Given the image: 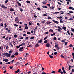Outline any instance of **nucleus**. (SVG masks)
<instances>
[{"mask_svg": "<svg viewBox=\"0 0 74 74\" xmlns=\"http://www.w3.org/2000/svg\"><path fill=\"white\" fill-rule=\"evenodd\" d=\"M58 28L59 29H56V30H58V32H61V30H62V28H61V27H59V26H58Z\"/></svg>", "mask_w": 74, "mask_h": 74, "instance_id": "1", "label": "nucleus"}, {"mask_svg": "<svg viewBox=\"0 0 74 74\" xmlns=\"http://www.w3.org/2000/svg\"><path fill=\"white\" fill-rule=\"evenodd\" d=\"M23 48V47H21L19 49V51H20V52H22V51H23L24 50Z\"/></svg>", "mask_w": 74, "mask_h": 74, "instance_id": "2", "label": "nucleus"}, {"mask_svg": "<svg viewBox=\"0 0 74 74\" xmlns=\"http://www.w3.org/2000/svg\"><path fill=\"white\" fill-rule=\"evenodd\" d=\"M53 22H54V23H56L57 24H58V23H59V22L57 21H55V20H53L52 21Z\"/></svg>", "mask_w": 74, "mask_h": 74, "instance_id": "3", "label": "nucleus"}, {"mask_svg": "<svg viewBox=\"0 0 74 74\" xmlns=\"http://www.w3.org/2000/svg\"><path fill=\"white\" fill-rule=\"evenodd\" d=\"M61 71H62V70H61V69H59L58 72L60 73H61V74H63V72L62 71L61 72Z\"/></svg>", "mask_w": 74, "mask_h": 74, "instance_id": "4", "label": "nucleus"}, {"mask_svg": "<svg viewBox=\"0 0 74 74\" xmlns=\"http://www.w3.org/2000/svg\"><path fill=\"white\" fill-rule=\"evenodd\" d=\"M10 47H12V48H13L14 47L13 46V45H12V42H10V44H9Z\"/></svg>", "mask_w": 74, "mask_h": 74, "instance_id": "5", "label": "nucleus"}, {"mask_svg": "<svg viewBox=\"0 0 74 74\" xmlns=\"http://www.w3.org/2000/svg\"><path fill=\"white\" fill-rule=\"evenodd\" d=\"M46 47H47L48 48H49V47H50V44L47 43L46 44Z\"/></svg>", "mask_w": 74, "mask_h": 74, "instance_id": "6", "label": "nucleus"}, {"mask_svg": "<svg viewBox=\"0 0 74 74\" xmlns=\"http://www.w3.org/2000/svg\"><path fill=\"white\" fill-rule=\"evenodd\" d=\"M1 7L3 8H4V9H7V7H5L4 6V5H2Z\"/></svg>", "mask_w": 74, "mask_h": 74, "instance_id": "7", "label": "nucleus"}, {"mask_svg": "<svg viewBox=\"0 0 74 74\" xmlns=\"http://www.w3.org/2000/svg\"><path fill=\"white\" fill-rule=\"evenodd\" d=\"M15 19V21L16 22H18V17H16Z\"/></svg>", "mask_w": 74, "mask_h": 74, "instance_id": "8", "label": "nucleus"}, {"mask_svg": "<svg viewBox=\"0 0 74 74\" xmlns=\"http://www.w3.org/2000/svg\"><path fill=\"white\" fill-rule=\"evenodd\" d=\"M17 3L18 4V6H21V3L19 2H18V1H17Z\"/></svg>", "mask_w": 74, "mask_h": 74, "instance_id": "9", "label": "nucleus"}, {"mask_svg": "<svg viewBox=\"0 0 74 74\" xmlns=\"http://www.w3.org/2000/svg\"><path fill=\"white\" fill-rule=\"evenodd\" d=\"M5 30H7V32H10V30L8 28H5Z\"/></svg>", "mask_w": 74, "mask_h": 74, "instance_id": "10", "label": "nucleus"}, {"mask_svg": "<svg viewBox=\"0 0 74 74\" xmlns=\"http://www.w3.org/2000/svg\"><path fill=\"white\" fill-rule=\"evenodd\" d=\"M35 47H39V45L38 43L36 44L35 45Z\"/></svg>", "mask_w": 74, "mask_h": 74, "instance_id": "11", "label": "nucleus"}, {"mask_svg": "<svg viewBox=\"0 0 74 74\" xmlns=\"http://www.w3.org/2000/svg\"><path fill=\"white\" fill-rule=\"evenodd\" d=\"M8 60V59H4L3 60V61H4V62H7Z\"/></svg>", "mask_w": 74, "mask_h": 74, "instance_id": "12", "label": "nucleus"}, {"mask_svg": "<svg viewBox=\"0 0 74 74\" xmlns=\"http://www.w3.org/2000/svg\"><path fill=\"white\" fill-rule=\"evenodd\" d=\"M46 23L47 24V25H49V24H50V23H51V22L49 21H48L46 22Z\"/></svg>", "mask_w": 74, "mask_h": 74, "instance_id": "13", "label": "nucleus"}, {"mask_svg": "<svg viewBox=\"0 0 74 74\" xmlns=\"http://www.w3.org/2000/svg\"><path fill=\"white\" fill-rule=\"evenodd\" d=\"M9 10L10 11L12 12V11H15V10H14V9H13L12 8H11Z\"/></svg>", "mask_w": 74, "mask_h": 74, "instance_id": "14", "label": "nucleus"}, {"mask_svg": "<svg viewBox=\"0 0 74 74\" xmlns=\"http://www.w3.org/2000/svg\"><path fill=\"white\" fill-rule=\"evenodd\" d=\"M19 69H18L17 71H15V73H19Z\"/></svg>", "mask_w": 74, "mask_h": 74, "instance_id": "15", "label": "nucleus"}, {"mask_svg": "<svg viewBox=\"0 0 74 74\" xmlns=\"http://www.w3.org/2000/svg\"><path fill=\"white\" fill-rule=\"evenodd\" d=\"M56 48H57L58 47H59V44H57L56 45H55Z\"/></svg>", "mask_w": 74, "mask_h": 74, "instance_id": "16", "label": "nucleus"}, {"mask_svg": "<svg viewBox=\"0 0 74 74\" xmlns=\"http://www.w3.org/2000/svg\"><path fill=\"white\" fill-rule=\"evenodd\" d=\"M11 53H10L9 54H8V56H7V57L8 58H9V57H10V56H11Z\"/></svg>", "mask_w": 74, "mask_h": 74, "instance_id": "17", "label": "nucleus"}, {"mask_svg": "<svg viewBox=\"0 0 74 74\" xmlns=\"http://www.w3.org/2000/svg\"><path fill=\"white\" fill-rule=\"evenodd\" d=\"M53 30L52 29H50L49 30V31L50 32V33H52L53 32Z\"/></svg>", "mask_w": 74, "mask_h": 74, "instance_id": "18", "label": "nucleus"}, {"mask_svg": "<svg viewBox=\"0 0 74 74\" xmlns=\"http://www.w3.org/2000/svg\"><path fill=\"white\" fill-rule=\"evenodd\" d=\"M13 67H14V66H9V68H10V69L11 70H12V69H13Z\"/></svg>", "mask_w": 74, "mask_h": 74, "instance_id": "19", "label": "nucleus"}, {"mask_svg": "<svg viewBox=\"0 0 74 74\" xmlns=\"http://www.w3.org/2000/svg\"><path fill=\"white\" fill-rule=\"evenodd\" d=\"M25 29L26 30H28V29H29V27H28L27 26H26L25 27Z\"/></svg>", "mask_w": 74, "mask_h": 74, "instance_id": "20", "label": "nucleus"}, {"mask_svg": "<svg viewBox=\"0 0 74 74\" xmlns=\"http://www.w3.org/2000/svg\"><path fill=\"white\" fill-rule=\"evenodd\" d=\"M57 19H62V17L60 16V17H57Z\"/></svg>", "mask_w": 74, "mask_h": 74, "instance_id": "21", "label": "nucleus"}, {"mask_svg": "<svg viewBox=\"0 0 74 74\" xmlns=\"http://www.w3.org/2000/svg\"><path fill=\"white\" fill-rule=\"evenodd\" d=\"M69 12V13H71V14H73L74 13V12L71 11H70Z\"/></svg>", "mask_w": 74, "mask_h": 74, "instance_id": "22", "label": "nucleus"}, {"mask_svg": "<svg viewBox=\"0 0 74 74\" xmlns=\"http://www.w3.org/2000/svg\"><path fill=\"white\" fill-rule=\"evenodd\" d=\"M67 33L68 34H69V36H70V32H69V31H67Z\"/></svg>", "mask_w": 74, "mask_h": 74, "instance_id": "23", "label": "nucleus"}, {"mask_svg": "<svg viewBox=\"0 0 74 74\" xmlns=\"http://www.w3.org/2000/svg\"><path fill=\"white\" fill-rule=\"evenodd\" d=\"M26 3H28L29 4H30V1H26Z\"/></svg>", "mask_w": 74, "mask_h": 74, "instance_id": "24", "label": "nucleus"}, {"mask_svg": "<svg viewBox=\"0 0 74 74\" xmlns=\"http://www.w3.org/2000/svg\"><path fill=\"white\" fill-rule=\"evenodd\" d=\"M62 29H63V30H66L67 28H66V27H62Z\"/></svg>", "mask_w": 74, "mask_h": 74, "instance_id": "25", "label": "nucleus"}, {"mask_svg": "<svg viewBox=\"0 0 74 74\" xmlns=\"http://www.w3.org/2000/svg\"><path fill=\"white\" fill-rule=\"evenodd\" d=\"M42 7L45 8H47V6H44V5L42 6Z\"/></svg>", "mask_w": 74, "mask_h": 74, "instance_id": "26", "label": "nucleus"}, {"mask_svg": "<svg viewBox=\"0 0 74 74\" xmlns=\"http://www.w3.org/2000/svg\"><path fill=\"white\" fill-rule=\"evenodd\" d=\"M55 35H56V34H55V33H54L53 34H52L51 35V36H55Z\"/></svg>", "mask_w": 74, "mask_h": 74, "instance_id": "27", "label": "nucleus"}, {"mask_svg": "<svg viewBox=\"0 0 74 74\" xmlns=\"http://www.w3.org/2000/svg\"><path fill=\"white\" fill-rule=\"evenodd\" d=\"M15 55H18V52H16L15 53Z\"/></svg>", "mask_w": 74, "mask_h": 74, "instance_id": "28", "label": "nucleus"}, {"mask_svg": "<svg viewBox=\"0 0 74 74\" xmlns=\"http://www.w3.org/2000/svg\"><path fill=\"white\" fill-rule=\"evenodd\" d=\"M17 35L15 34L14 35V37L15 38H16V37H17Z\"/></svg>", "mask_w": 74, "mask_h": 74, "instance_id": "29", "label": "nucleus"}, {"mask_svg": "<svg viewBox=\"0 0 74 74\" xmlns=\"http://www.w3.org/2000/svg\"><path fill=\"white\" fill-rule=\"evenodd\" d=\"M69 70H70V69H71V66L70 65H69Z\"/></svg>", "mask_w": 74, "mask_h": 74, "instance_id": "30", "label": "nucleus"}, {"mask_svg": "<svg viewBox=\"0 0 74 74\" xmlns=\"http://www.w3.org/2000/svg\"><path fill=\"white\" fill-rule=\"evenodd\" d=\"M29 39V37H26L25 39V40H28Z\"/></svg>", "mask_w": 74, "mask_h": 74, "instance_id": "31", "label": "nucleus"}, {"mask_svg": "<svg viewBox=\"0 0 74 74\" xmlns=\"http://www.w3.org/2000/svg\"><path fill=\"white\" fill-rule=\"evenodd\" d=\"M34 37H32L30 38V40H33V39H34Z\"/></svg>", "mask_w": 74, "mask_h": 74, "instance_id": "32", "label": "nucleus"}, {"mask_svg": "<svg viewBox=\"0 0 74 74\" xmlns=\"http://www.w3.org/2000/svg\"><path fill=\"white\" fill-rule=\"evenodd\" d=\"M59 13V12H56L54 13V14H58Z\"/></svg>", "mask_w": 74, "mask_h": 74, "instance_id": "33", "label": "nucleus"}, {"mask_svg": "<svg viewBox=\"0 0 74 74\" xmlns=\"http://www.w3.org/2000/svg\"><path fill=\"white\" fill-rule=\"evenodd\" d=\"M15 56L14 55H12L11 56V58H15Z\"/></svg>", "mask_w": 74, "mask_h": 74, "instance_id": "34", "label": "nucleus"}, {"mask_svg": "<svg viewBox=\"0 0 74 74\" xmlns=\"http://www.w3.org/2000/svg\"><path fill=\"white\" fill-rule=\"evenodd\" d=\"M21 44V46H23V45H25L26 43H22Z\"/></svg>", "mask_w": 74, "mask_h": 74, "instance_id": "35", "label": "nucleus"}, {"mask_svg": "<svg viewBox=\"0 0 74 74\" xmlns=\"http://www.w3.org/2000/svg\"><path fill=\"white\" fill-rule=\"evenodd\" d=\"M31 33H30V32H28L27 31V34H30Z\"/></svg>", "mask_w": 74, "mask_h": 74, "instance_id": "36", "label": "nucleus"}, {"mask_svg": "<svg viewBox=\"0 0 74 74\" xmlns=\"http://www.w3.org/2000/svg\"><path fill=\"white\" fill-rule=\"evenodd\" d=\"M60 56L62 58H64V56L63 55H61Z\"/></svg>", "mask_w": 74, "mask_h": 74, "instance_id": "37", "label": "nucleus"}, {"mask_svg": "<svg viewBox=\"0 0 74 74\" xmlns=\"http://www.w3.org/2000/svg\"><path fill=\"white\" fill-rule=\"evenodd\" d=\"M49 56L50 58H53V56L52 55H49Z\"/></svg>", "mask_w": 74, "mask_h": 74, "instance_id": "38", "label": "nucleus"}, {"mask_svg": "<svg viewBox=\"0 0 74 74\" xmlns=\"http://www.w3.org/2000/svg\"><path fill=\"white\" fill-rule=\"evenodd\" d=\"M53 40L55 41H56V40H57L56 37H54V38H53Z\"/></svg>", "mask_w": 74, "mask_h": 74, "instance_id": "39", "label": "nucleus"}, {"mask_svg": "<svg viewBox=\"0 0 74 74\" xmlns=\"http://www.w3.org/2000/svg\"><path fill=\"white\" fill-rule=\"evenodd\" d=\"M48 38V36L46 37L45 38H44V40H47V38Z\"/></svg>", "mask_w": 74, "mask_h": 74, "instance_id": "40", "label": "nucleus"}, {"mask_svg": "<svg viewBox=\"0 0 74 74\" xmlns=\"http://www.w3.org/2000/svg\"><path fill=\"white\" fill-rule=\"evenodd\" d=\"M42 42V39L40 40H39V43H41Z\"/></svg>", "mask_w": 74, "mask_h": 74, "instance_id": "41", "label": "nucleus"}, {"mask_svg": "<svg viewBox=\"0 0 74 74\" xmlns=\"http://www.w3.org/2000/svg\"><path fill=\"white\" fill-rule=\"evenodd\" d=\"M43 16H47V15L46 14H43Z\"/></svg>", "mask_w": 74, "mask_h": 74, "instance_id": "42", "label": "nucleus"}, {"mask_svg": "<svg viewBox=\"0 0 74 74\" xmlns=\"http://www.w3.org/2000/svg\"><path fill=\"white\" fill-rule=\"evenodd\" d=\"M14 26H16V27H17V26H18V25H17V24H15L14 25Z\"/></svg>", "mask_w": 74, "mask_h": 74, "instance_id": "43", "label": "nucleus"}, {"mask_svg": "<svg viewBox=\"0 0 74 74\" xmlns=\"http://www.w3.org/2000/svg\"><path fill=\"white\" fill-rule=\"evenodd\" d=\"M63 73H64V74H66V71L65 70L63 71Z\"/></svg>", "mask_w": 74, "mask_h": 74, "instance_id": "44", "label": "nucleus"}, {"mask_svg": "<svg viewBox=\"0 0 74 74\" xmlns=\"http://www.w3.org/2000/svg\"><path fill=\"white\" fill-rule=\"evenodd\" d=\"M67 42H65V45H67Z\"/></svg>", "mask_w": 74, "mask_h": 74, "instance_id": "45", "label": "nucleus"}, {"mask_svg": "<svg viewBox=\"0 0 74 74\" xmlns=\"http://www.w3.org/2000/svg\"><path fill=\"white\" fill-rule=\"evenodd\" d=\"M54 55H57L58 54V53L57 52H55L54 53Z\"/></svg>", "mask_w": 74, "mask_h": 74, "instance_id": "46", "label": "nucleus"}, {"mask_svg": "<svg viewBox=\"0 0 74 74\" xmlns=\"http://www.w3.org/2000/svg\"><path fill=\"white\" fill-rule=\"evenodd\" d=\"M47 42H48V41L47 40L44 42V43H47Z\"/></svg>", "mask_w": 74, "mask_h": 74, "instance_id": "47", "label": "nucleus"}, {"mask_svg": "<svg viewBox=\"0 0 74 74\" xmlns=\"http://www.w3.org/2000/svg\"><path fill=\"white\" fill-rule=\"evenodd\" d=\"M69 47H73V45H72L71 44H70V45H69Z\"/></svg>", "mask_w": 74, "mask_h": 74, "instance_id": "48", "label": "nucleus"}, {"mask_svg": "<svg viewBox=\"0 0 74 74\" xmlns=\"http://www.w3.org/2000/svg\"><path fill=\"white\" fill-rule=\"evenodd\" d=\"M10 64V62H8L6 63V64Z\"/></svg>", "mask_w": 74, "mask_h": 74, "instance_id": "49", "label": "nucleus"}, {"mask_svg": "<svg viewBox=\"0 0 74 74\" xmlns=\"http://www.w3.org/2000/svg\"><path fill=\"white\" fill-rule=\"evenodd\" d=\"M42 4H46L47 3V2H42Z\"/></svg>", "mask_w": 74, "mask_h": 74, "instance_id": "50", "label": "nucleus"}, {"mask_svg": "<svg viewBox=\"0 0 74 74\" xmlns=\"http://www.w3.org/2000/svg\"><path fill=\"white\" fill-rule=\"evenodd\" d=\"M51 19V17H48L47 19L49 20V19Z\"/></svg>", "mask_w": 74, "mask_h": 74, "instance_id": "51", "label": "nucleus"}, {"mask_svg": "<svg viewBox=\"0 0 74 74\" xmlns=\"http://www.w3.org/2000/svg\"><path fill=\"white\" fill-rule=\"evenodd\" d=\"M5 40H7L8 39V38L7 37L5 38Z\"/></svg>", "mask_w": 74, "mask_h": 74, "instance_id": "52", "label": "nucleus"}, {"mask_svg": "<svg viewBox=\"0 0 74 74\" xmlns=\"http://www.w3.org/2000/svg\"><path fill=\"white\" fill-rule=\"evenodd\" d=\"M73 7H69V9H70V10H71V9H73Z\"/></svg>", "mask_w": 74, "mask_h": 74, "instance_id": "53", "label": "nucleus"}, {"mask_svg": "<svg viewBox=\"0 0 74 74\" xmlns=\"http://www.w3.org/2000/svg\"><path fill=\"white\" fill-rule=\"evenodd\" d=\"M8 2V0H6L5 1V3H7Z\"/></svg>", "mask_w": 74, "mask_h": 74, "instance_id": "54", "label": "nucleus"}, {"mask_svg": "<svg viewBox=\"0 0 74 74\" xmlns=\"http://www.w3.org/2000/svg\"><path fill=\"white\" fill-rule=\"evenodd\" d=\"M12 52H13V51L11 50H10V51H9V53H12Z\"/></svg>", "mask_w": 74, "mask_h": 74, "instance_id": "55", "label": "nucleus"}, {"mask_svg": "<svg viewBox=\"0 0 74 74\" xmlns=\"http://www.w3.org/2000/svg\"><path fill=\"white\" fill-rule=\"evenodd\" d=\"M0 25L1 26H3V24L2 23H1L0 24Z\"/></svg>", "mask_w": 74, "mask_h": 74, "instance_id": "56", "label": "nucleus"}, {"mask_svg": "<svg viewBox=\"0 0 74 74\" xmlns=\"http://www.w3.org/2000/svg\"><path fill=\"white\" fill-rule=\"evenodd\" d=\"M4 25H5V27H7V23H5V24H4Z\"/></svg>", "mask_w": 74, "mask_h": 74, "instance_id": "57", "label": "nucleus"}, {"mask_svg": "<svg viewBox=\"0 0 74 74\" xmlns=\"http://www.w3.org/2000/svg\"><path fill=\"white\" fill-rule=\"evenodd\" d=\"M62 69L63 71H64L65 70H64V67H63L62 68Z\"/></svg>", "mask_w": 74, "mask_h": 74, "instance_id": "58", "label": "nucleus"}, {"mask_svg": "<svg viewBox=\"0 0 74 74\" xmlns=\"http://www.w3.org/2000/svg\"><path fill=\"white\" fill-rule=\"evenodd\" d=\"M60 23H64V22L63 21H62V20H60Z\"/></svg>", "mask_w": 74, "mask_h": 74, "instance_id": "59", "label": "nucleus"}, {"mask_svg": "<svg viewBox=\"0 0 74 74\" xmlns=\"http://www.w3.org/2000/svg\"><path fill=\"white\" fill-rule=\"evenodd\" d=\"M57 50H59V47H57Z\"/></svg>", "mask_w": 74, "mask_h": 74, "instance_id": "60", "label": "nucleus"}, {"mask_svg": "<svg viewBox=\"0 0 74 74\" xmlns=\"http://www.w3.org/2000/svg\"><path fill=\"white\" fill-rule=\"evenodd\" d=\"M37 9L38 10H41V8H37Z\"/></svg>", "mask_w": 74, "mask_h": 74, "instance_id": "61", "label": "nucleus"}, {"mask_svg": "<svg viewBox=\"0 0 74 74\" xmlns=\"http://www.w3.org/2000/svg\"><path fill=\"white\" fill-rule=\"evenodd\" d=\"M16 47V48H17L18 49V48H19V46H17Z\"/></svg>", "mask_w": 74, "mask_h": 74, "instance_id": "62", "label": "nucleus"}, {"mask_svg": "<svg viewBox=\"0 0 74 74\" xmlns=\"http://www.w3.org/2000/svg\"><path fill=\"white\" fill-rule=\"evenodd\" d=\"M20 11H21V12H22L23 11V9H20Z\"/></svg>", "mask_w": 74, "mask_h": 74, "instance_id": "63", "label": "nucleus"}, {"mask_svg": "<svg viewBox=\"0 0 74 74\" xmlns=\"http://www.w3.org/2000/svg\"><path fill=\"white\" fill-rule=\"evenodd\" d=\"M72 32H74V29H71Z\"/></svg>", "mask_w": 74, "mask_h": 74, "instance_id": "64", "label": "nucleus"}]
</instances>
